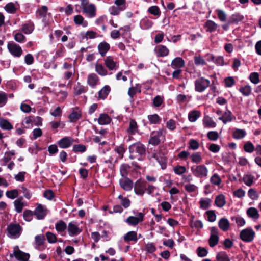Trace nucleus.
I'll return each mask as SVG.
<instances>
[{"mask_svg":"<svg viewBox=\"0 0 261 261\" xmlns=\"http://www.w3.org/2000/svg\"><path fill=\"white\" fill-rule=\"evenodd\" d=\"M244 150L248 153H252L255 150L254 146L253 144L250 142H247L244 145Z\"/></svg>","mask_w":261,"mask_h":261,"instance_id":"obj_63","label":"nucleus"},{"mask_svg":"<svg viewBox=\"0 0 261 261\" xmlns=\"http://www.w3.org/2000/svg\"><path fill=\"white\" fill-rule=\"evenodd\" d=\"M73 21L75 24L81 25L84 27H86L88 25L87 21L84 20V17L81 15H76L74 16Z\"/></svg>","mask_w":261,"mask_h":261,"instance_id":"obj_33","label":"nucleus"},{"mask_svg":"<svg viewBox=\"0 0 261 261\" xmlns=\"http://www.w3.org/2000/svg\"><path fill=\"white\" fill-rule=\"evenodd\" d=\"M194 84L195 91L201 93L210 86L211 82L203 77H199L195 81Z\"/></svg>","mask_w":261,"mask_h":261,"instance_id":"obj_6","label":"nucleus"},{"mask_svg":"<svg viewBox=\"0 0 261 261\" xmlns=\"http://www.w3.org/2000/svg\"><path fill=\"white\" fill-rule=\"evenodd\" d=\"M67 228L66 224L62 220L57 222L55 225V228L56 230L60 233L64 231Z\"/></svg>","mask_w":261,"mask_h":261,"instance_id":"obj_49","label":"nucleus"},{"mask_svg":"<svg viewBox=\"0 0 261 261\" xmlns=\"http://www.w3.org/2000/svg\"><path fill=\"white\" fill-rule=\"evenodd\" d=\"M8 236L11 239H17L19 238L22 231V228L19 224L11 223L7 228Z\"/></svg>","mask_w":261,"mask_h":261,"instance_id":"obj_4","label":"nucleus"},{"mask_svg":"<svg viewBox=\"0 0 261 261\" xmlns=\"http://www.w3.org/2000/svg\"><path fill=\"white\" fill-rule=\"evenodd\" d=\"M119 30L120 31H122V33H121V36L123 37H128L130 38L131 36V29L130 26L129 25H125L123 27H121L119 29Z\"/></svg>","mask_w":261,"mask_h":261,"instance_id":"obj_48","label":"nucleus"},{"mask_svg":"<svg viewBox=\"0 0 261 261\" xmlns=\"http://www.w3.org/2000/svg\"><path fill=\"white\" fill-rule=\"evenodd\" d=\"M173 171L176 174L181 175L186 172L187 169L184 166L177 165L173 168Z\"/></svg>","mask_w":261,"mask_h":261,"instance_id":"obj_53","label":"nucleus"},{"mask_svg":"<svg viewBox=\"0 0 261 261\" xmlns=\"http://www.w3.org/2000/svg\"><path fill=\"white\" fill-rule=\"evenodd\" d=\"M99 78L94 73H90L87 76V83L92 88H95L99 83Z\"/></svg>","mask_w":261,"mask_h":261,"instance_id":"obj_16","label":"nucleus"},{"mask_svg":"<svg viewBox=\"0 0 261 261\" xmlns=\"http://www.w3.org/2000/svg\"><path fill=\"white\" fill-rule=\"evenodd\" d=\"M34 212L30 210H25L23 213V219L26 221H31L32 220Z\"/></svg>","mask_w":261,"mask_h":261,"instance_id":"obj_59","label":"nucleus"},{"mask_svg":"<svg viewBox=\"0 0 261 261\" xmlns=\"http://www.w3.org/2000/svg\"><path fill=\"white\" fill-rule=\"evenodd\" d=\"M152 157L160 164L162 169L166 168L167 159L164 153L162 152L161 150H159L158 152L154 153Z\"/></svg>","mask_w":261,"mask_h":261,"instance_id":"obj_12","label":"nucleus"},{"mask_svg":"<svg viewBox=\"0 0 261 261\" xmlns=\"http://www.w3.org/2000/svg\"><path fill=\"white\" fill-rule=\"evenodd\" d=\"M219 237L218 230L216 227L210 228V237L208 239L209 246L213 248L217 245L219 242Z\"/></svg>","mask_w":261,"mask_h":261,"instance_id":"obj_10","label":"nucleus"},{"mask_svg":"<svg viewBox=\"0 0 261 261\" xmlns=\"http://www.w3.org/2000/svg\"><path fill=\"white\" fill-rule=\"evenodd\" d=\"M127 133L129 135H135L138 132V126L135 120L132 119L129 123V126L126 130Z\"/></svg>","mask_w":261,"mask_h":261,"instance_id":"obj_22","label":"nucleus"},{"mask_svg":"<svg viewBox=\"0 0 261 261\" xmlns=\"http://www.w3.org/2000/svg\"><path fill=\"white\" fill-rule=\"evenodd\" d=\"M7 48L10 53L14 57L19 58L23 54L21 46L14 42H9Z\"/></svg>","mask_w":261,"mask_h":261,"instance_id":"obj_8","label":"nucleus"},{"mask_svg":"<svg viewBox=\"0 0 261 261\" xmlns=\"http://www.w3.org/2000/svg\"><path fill=\"white\" fill-rule=\"evenodd\" d=\"M146 189V182L141 180H138L134 185V192L136 194L138 195L142 196L145 193V190Z\"/></svg>","mask_w":261,"mask_h":261,"instance_id":"obj_15","label":"nucleus"},{"mask_svg":"<svg viewBox=\"0 0 261 261\" xmlns=\"http://www.w3.org/2000/svg\"><path fill=\"white\" fill-rule=\"evenodd\" d=\"M201 113L197 110L192 111L188 114V119L190 122H194L200 116Z\"/></svg>","mask_w":261,"mask_h":261,"instance_id":"obj_37","label":"nucleus"},{"mask_svg":"<svg viewBox=\"0 0 261 261\" xmlns=\"http://www.w3.org/2000/svg\"><path fill=\"white\" fill-rule=\"evenodd\" d=\"M111 91V88L109 85L105 86L99 92L98 97L101 99H105Z\"/></svg>","mask_w":261,"mask_h":261,"instance_id":"obj_31","label":"nucleus"},{"mask_svg":"<svg viewBox=\"0 0 261 261\" xmlns=\"http://www.w3.org/2000/svg\"><path fill=\"white\" fill-rule=\"evenodd\" d=\"M190 158L193 163L199 164L201 162L202 158L201 153L199 152H194L190 155Z\"/></svg>","mask_w":261,"mask_h":261,"instance_id":"obj_46","label":"nucleus"},{"mask_svg":"<svg viewBox=\"0 0 261 261\" xmlns=\"http://www.w3.org/2000/svg\"><path fill=\"white\" fill-rule=\"evenodd\" d=\"M97 121L100 125H107L110 123L111 119L108 114L102 113L100 114Z\"/></svg>","mask_w":261,"mask_h":261,"instance_id":"obj_30","label":"nucleus"},{"mask_svg":"<svg viewBox=\"0 0 261 261\" xmlns=\"http://www.w3.org/2000/svg\"><path fill=\"white\" fill-rule=\"evenodd\" d=\"M67 228L68 234L70 236H77L82 231V229L79 227L77 223L74 221L69 223Z\"/></svg>","mask_w":261,"mask_h":261,"instance_id":"obj_14","label":"nucleus"},{"mask_svg":"<svg viewBox=\"0 0 261 261\" xmlns=\"http://www.w3.org/2000/svg\"><path fill=\"white\" fill-rule=\"evenodd\" d=\"M153 24V23L151 20L146 18L143 19L141 21V25L144 29L150 28Z\"/></svg>","mask_w":261,"mask_h":261,"instance_id":"obj_55","label":"nucleus"},{"mask_svg":"<svg viewBox=\"0 0 261 261\" xmlns=\"http://www.w3.org/2000/svg\"><path fill=\"white\" fill-rule=\"evenodd\" d=\"M81 117V111L78 108H76L73 110L72 112L68 116L71 122H75Z\"/></svg>","mask_w":261,"mask_h":261,"instance_id":"obj_25","label":"nucleus"},{"mask_svg":"<svg viewBox=\"0 0 261 261\" xmlns=\"http://www.w3.org/2000/svg\"><path fill=\"white\" fill-rule=\"evenodd\" d=\"M130 167L126 164H123L121 165L120 167V174L123 177H126L128 173V170L130 169Z\"/></svg>","mask_w":261,"mask_h":261,"instance_id":"obj_52","label":"nucleus"},{"mask_svg":"<svg viewBox=\"0 0 261 261\" xmlns=\"http://www.w3.org/2000/svg\"><path fill=\"white\" fill-rule=\"evenodd\" d=\"M0 128L4 130H11L13 125L7 119L2 118L0 119Z\"/></svg>","mask_w":261,"mask_h":261,"instance_id":"obj_35","label":"nucleus"},{"mask_svg":"<svg viewBox=\"0 0 261 261\" xmlns=\"http://www.w3.org/2000/svg\"><path fill=\"white\" fill-rule=\"evenodd\" d=\"M87 90L88 89L86 87L81 85L78 82L74 88V93L75 95H79L86 92Z\"/></svg>","mask_w":261,"mask_h":261,"instance_id":"obj_32","label":"nucleus"},{"mask_svg":"<svg viewBox=\"0 0 261 261\" xmlns=\"http://www.w3.org/2000/svg\"><path fill=\"white\" fill-rule=\"evenodd\" d=\"M165 130L160 129L156 131H153L150 134V138L148 141L149 144L153 146L158 145L161 141V138L165 139Z\"/></svg>","mask_w":261,"mask_h":261,"instance_id":"obj_5","label":"nucleus"},{"mask_svg":"<svg viewBox=\"0 0 261 261\" xmlns=\"http://www.w3.org/2000/svg\"><path fill=\"white\" fill-rule=\"evenodd\" d=\"M185 64V61L181 58L176 57L172 61L171 66L173 69H180L184 67Z\"/></svg>","mask_w":261,"mask_h":261,"instance_id":"obj_20","label":"nucleus"},{"mask_svg":"<svg viewBox=\"0 0 261 261\" xmlns=\"http://www.w3.org/2000/svg\"><path fill=\"white\" fill-rule=\"evenodd\" d=\"M255 232L251 228H247L240 232V237L241 239L245 242H252L255 237Z\"/></svg>","mask_w":261,"mask_h":261,"instance_id":"obj_9","label":"nucleus"},{"mask_svg":"<svg viewBox=\"0 0 261 261\" xmlns=\"http://www.w3.org/2000/svg\"><path fill=\"white\" fill-rule=\"evenodd\" d=\"M46 211L45 206L39 204L35 208L34 214L38 220L43 219L47 214Z\"/></svg>","mask_w":261,"mask_h":261,"instance_id":"obj_17","label":"nucleus"},{"mask_svg":"<svg viewBox=\"0 0 261 261\" xmlns=\"http://www.w3.org/2000/svg\"><path fill=\"white\" fill-rule=\"evenodd\" d=\"M48 8L46 6H42L40 8L38 9L36 12L37 17L41 18L46 17Z\"/></svg>","mask_w":261,"mask_h":261,"instance_id":"obj_44","label":"nucleus"},{"mask_svg":"<svg viewBox=\"0 0 261 261\" xmlns=\"http://www.w3.org/2000/svg\"><path fill=\"white\" fill-rule=\"evenodd\" d=\"M254 177L251 175H245L244 176L243 180L247 186H251L254 182Z\"/></svg>","mask_w":261,"mask_h":261,"instance_id":"obj_56","label":"nucleus"},{"mask_svg":"<svg viewBox=\"0 0 261 261\" xmlns=\"http://www.w3.org/2000/svg\"><path fill=\"white\" fill-rule=\"evenodd\" d=\"M211 200L208 198L202 199L200 200V207L202 209L206 210L208 208L210 205Z\"/></svg>","mask_w":261,"mask_h":261,"instance_id":"obj_64","label":"nucleus"},{"mask_svg":"<svg viewBox=\"0 0 261 261\" xmlns=\"http://www.w3.org/2000/svg\"><path fill=\"white\" fill-rule=\"evenodd\" d=\"M210 182L215 186H219L221 183V179L218 174L215 173L210 178Z\"/></svg>","mask_w":261,"mask_h":261,"instance_id":"obj_54","label":"nucleus"},{"mask_svg":"<svg viewBox=\"0 0 261 261\" xmlns=\"http://www.w3.org/2000/svg\"><path fill=\"white\" fill-rule=\"evenodd\" d=\"M191 171L198 178H206L208 175V169L204 165H193L191 167Z\"/></svg>","mask_w":261,"mask_h":261,"instance_id":"obj_3","label":"nucleus"},{"mask_svg":"<svg viewBox=\"0 0 261 261\" xmlns=\"http://www.w3.org/2000/svg\"><path fill=\"white\" fill-rule=\"evenodd\" d=\"M125 9V7H118L112 6L109 9V12L112 15H118L121 11Z\"/></svg>","mask_w":261,"mask_h":261,"instance_id":"obj_47","label":"nucleus"},{"mask_svg":"<svg viewBox=\"0 0 261 261\" xmlns=\"http://www.w3.org/2000/svg\"><path fill=\"white\" fill-rule=\"evenodd\" d=\"M83 13L89 18H93L96 15V7L93 4L89 3V0H80Z\"/></svg>","mask_w":261,"mask_h":261,"instance_id":"obj_2","label":"nucleus"},{"mask_svg":"<svg viewBox=\"0 0 261 261\" xmlns=\"http://www.w3.org/2000/svg\"><path fill=\"white\" fill-rule=\"evenodd\" d=\"M123 239L125 242H136L138 241L137 233L134 231H129L123 236Z\"/></svg>","mask_w":261,"mask_h":261,"instance_id":"obj_26","label":"nucleus"},{"mask_svg":"<svg viewBox=\"0 0 261 261\" xmlns=\"http://www.w3.org/2000/svg\"><path fill=\"white\" fill-rule=\"evenodd\" d=\"M118 198L120 200V203L124 208H127L130 206V201L128 198L123 197L122 195H119Z\"/></svg>","mask_w":261,"mask_h":261,"instance_id":"obj_51","label":"nucleus"},{"mask_svg":"<svg viewBox=\"0 0 261 261\" xmlns=\"http://www.w3.org/2000/svg\"><path fill=\"white\" fill-rule=\"evenodd\" d=\"M22 31L26 34H31L34 30V24L32 22H29L22 25Z\"/></svg>","mask_w":261,"mask_h":261,"instance_id":"obj_38","label":"nucleus"},{"mask_svg":"<svg viewBox=\"0 0 261 261\" xmlns=\"http://www.w3.org/2000/svg\"><path fill=\"white\" fill-rule=\"evenodd\" d=\"M204 26L206 28V31L210 32H213L218 30V28L219 27L218 24L211 20H207L205 23Z\"/></svg>","mask_w":261,"mask_h":261,"instance_id":"obj_28","label":"nucleus"},{"mask_svg":"<svg viewBox=\"0 0 261 261\" xmlns=\"http://www.w3.org/2000/svg\"><path fill=\"white\" fill-rule=\"evenodd\" d=\"M158 57L167 56L169 54V49L164 45H159L154 49Z\"/></svg>","mask_w":261,"mask_h":261,"instance_id":"obj_23","label":"nucleus"},{"mask_svg":"<svg viewBox=\"0 0 261 261\" xmlns=\"http://www.w3.org/2000/svg\"><path fill=\"white\" fill-rule=\"evenodd\" d=\"M97 48L100 55L102 57H104L106 55L107 51L110 49V46L107 42L103 41L98 44Z\"/></svg>","mask_w":261,"mask_h":261,"instance_id":"obj_21","label":"nucleus"},{"mask_svg":"<svg viewBox=\"0 0 261 261\" xmlns=\"http://www.w3.org/2000/svg\"><path fill=\"white\" fill-rule=\"evenodd\" d=\"M247 214L249 217L254 219H257L259 215L257 210L255 207H250L247 210Z\"/></svg>","mask_w":261,"mask_h":261,"instance_id":"obj_36","label":"nucleus"},{"mask_svg":"<svg viewBox=\"0 0 261 261\" xmlns=\"http://www.w3.org/2000/svg\"><path fill=\"white\" fill-rule=\"evenodd\" d=\"M203 124L204 127L214 128L216 126V123L209 116H205L203 119Z\"/></svg>","mask_w":261,"mask_h":261,"instance_id":"obj_27","label":"nucleus"},{"mask_svg":"<svg viewBox=\"0 0 261 261\" xmlns=\"http://www.w3.org/2000/svg\"><path fill=\"white\" fill-rule=\"evenodd\" d=\"M246 135L245 130L242 129H236L233 133V137L236 139H242Z\"/></svg>","mask_w":261,"mask_h":261,"instance_id":"obj_39","label":"nucleus"},{"mask_svg":"<svg viewBox=\"0 0 261 261\" xmlns=\"http://www.w3.org/2000/svg\"><path fill=\"white\" fill-rule=\"evenodd\" d=\"M13 256L18 261H29L30 255L29 253L20 250L18 246H15L13 247V253L10 254L11 258Z\"/></svg>","mask_w":261,"mask_h":261,"instance_id":"obj_7","label":"nucleus"},{"mask_svg":"<svg viewBox=\"0 0 261 261\" xmlns=\"http://www.w3.org/2000/svg\"><path fill=\"white\" fill-rule=\"evenodd\" d=\"M216 205L219 207H222L226 203L225 196L223 194L218 195L215 200Z\"/></svg>","mask_w":261,"mask_h":261,"instance_id":"obj_41","label":"nucleus"},{"mask_svg":"<svg viewBox=\"0 0 261 261\" xmlns=\"http://www.w3.org/2000/svg\"><path fill=\"white\" fill-rule=\"evenodd\" d=\"M216 261H230L227 254L224 251L218 252L216 256Z\"/></svg>","mask_w":261,"mask_h":261,"instance_id":"obj_45","label":"nucleus"},{"mask_svg":"<svg viewBox=\"0 0 261 261\" xmlns=\"http://www.w3.org/2000/svg\"><path fill=\"white\" fill-rule=\"evenodd\" d=\"M244 19V16L240 13H236L231 15L230 22L231 23H238Z\"/></svg>","mask_w":261,"mask_h":261,"instance_id":"obj_50","label":"nucleus"},{"mask_svg":"<svg viewBox=\"0 0 261 261\" xmlns=\"http://www.w3.org/2000/svg\"><path fill=\"white\" fill-rule=\"evenodd\" d=\"M14 210L17 213H21L24 207L28 206L27 202L23 200V197L20 196L13 201Z\"/></svg>","mask_w":261,"mask_h":261,"instance_id":"obj_13","label":"nucleus"},{"mask_svg":"<svg viewBox=\"0 0 261 261\" xmlns=\"http://www.w3.org/2000/svg\"><path fill=\"white\" fill-rule=\"evenodd\" d=\"M129 159H136L138 161L144 160L146 155V148L145 146L140 142L134 143L129 146Z\"/></svg>","mask_w":261,"mask_h":261,"instance_id":"obj_1","label":"nucleus"},{"mask_svg":"<svg viewBox=\"0 0 261 261\" xmlns=\"http://www.w3.org/2000/svg\"><path fill=\"white\" fill-rule=\"evenodd\" d=\"M5 9L7 12L11 14L15 13L17 10L14 3L12 2L6 4L5 6Z\"/></svg>","mask_w":261,"mask_h":261,"instance_id":"obj_60","label":"nucleus"},{"mask_svg":"<svg viewBox=\"0 0 261 261\" xmlns=\"http://www.w3.org/2000/svg\"><path fill=\"white\" fill-rule=\"evenodd\" d=\"M224 124L232 121V115L230 111L225 112L219 118Z\"/></svg>","mask_w":261,"mask_h":261,"instance_id":"obj_40","label":"nucleus"},{"mask_svg":"<svg viewBox=\"0 0 261 261\" xmlns=\"http://www.w3.org/2000/svg\"><path fill=\"white\" fill-rule=\"evenodd\" d=\"M120 187L125 191H130L133 187L132 181L127 177H123L119 180Z\"/></svg>","mask_w":261,"mask_h":261,"instance_id":"obj_18","label":"nucleus"},{"mask_svg":"<svg viewBox=\"0 0 261 261\" xmlns=\"http://www.w3.org/2000/svg\"><path fill=\"white\" fill-rule=\"evenodd\" d=\"M19 193L17 189H13L10 191H7L6 192V196L11 199H14L17 198L18 196Z\"/></svg>","mask_w":261,"mask_h":261,"instance_id":"obj_57","label":"nucleus"},{"mask_svg":"<svg viewBox=\"0 0 261 261\" xmlns=\"http://www.w3.org/2000/svg\"><path fill=\"white\" fill-rule=\"evenodd\" d=\"M219 228L223 231H227L230 227V223L227 219L221 218L218 222Z\"/></svg>","mask_w":261,"mask_h":261,"instance_id":"obj_29","label":"nucleus"},{"mask_svg":"<svg viewBox=\"0 0 261 261\" xmlns=\"http://www.w3.org/2000/svg\"><path fill=\"white\" fill-rule=\"evenodd\" d=\"M95 71L101 76H106L107 75L108 72L104 66L100 64L96 63L95 64Z\"/></svg>","mask_w":261,"mask_h":261,"instance_id":"obj_42","label":"nucleus"},{"mask_svg":"<svg viewBox=\"0 0 261 261\" xmlns=\"http://www.w3.org/2000/svg\"><path fill=\"white\" fill-rule=\"evenodd\" d=\"M148 12L154 16H159L161 15V11L157 6H152L148 9Z\"/></svg>","mask_w":261,"mask_h":261,"instance_id":"obj_58","label":"nucleus"},{"mask_svg":"<svg viewBox=\"0 0 261 261\" xmlns=\"http://www.w3.org/2000/svg\"><path fill=\"white\" fill-rule=\"evenodd\" d=\"M196 253L197 255L199 257H204L206 256L208 254L207 250L204 247H198L196 250Z\"/></svg>","mask_w":261,"mask_h":261,"instance_id":"obj_62","label":"nucleus"},{"mask_svg":"<svg viewBox=\"0 0 261 261\" xmlns=\"http://www.w3.org/2000/svg\"><path fill=\"white\" fill-rule=\"evenodd\" d=\"M147 118L150 124H158L161 122V118L156 114L149 115Z\"/></svg>","mask_w":261,"mask_h":261,"instance_id":"obj_34","label":"nucleus"},{"mask_svg":"<svg viewBox=\"0 0 261 261\" xmlns=\"http://www.w3.org/2000/svg\"><path fill=\"white\" fill-rule=\"evenodd\" d=\"M239 91L244 96H249L251 92V88L249 85H246L244 87H241Z\"/></svg>","mask_w":261,"mask_h":261,"instance_id":"obj_61","label":"nucleus"},{"mask_svg":"<svg viewBox=\"0 0 261 261\" xmlns=\"http://www.w3.org/2000/svg\"><path fill=\"white\" fill-rule=\"evenodd\" d=\"M73 142V139L71 137H65L60 140L58 144L61 148H67L69 147Z\"/></svg>","mask_w":261,"mask_h":261,"instance_id":"obj_19","label":"nucleus"},{"mask_svg":"<svg viewBox=\"0 0 261 261\" xmlns=\"http://www.w3.org/2000/svg\"><path fill=\"white\" fill-rule=\"evenodd\" d=\"M217 13V16L219 20L222 22H225L227 21V15L225 12L221 9H217L215 11Z\"/></svg>","mask_w":261,"mask_h":261,"instance_id":"obj_43","label":"nucleus"},{"mask_svg":"<svg viewBox=\"0 0 261 261\" xmlns=\"http://www.w3.org/2000/svg\"><path fill=\"white\" fill-rule=\"evenodd\" d=\"M144 214L142 213H138L137 216H129L125 222L129 226H135L144 220Z\"/></svg>","mask_w":261,"mask_h":261,"instance_id":"obj_11","label":"nucleus"},{"mask_svg":"<svg viewBox=\"0 0 261 261\" xmlns=\"http://www.w3.org/2000/svg\"><path fill=\"white\" fill-rule=\"evenodd\" d=\"M105 64L106 66L110 70H116L118 68V66L116 63L114 61L113 57L111 56L107 57L105 59Z\"/></svg>","mask_w":261,"mask_h":261,"instance_id":"obj_24","label":"nucleus"}]
</instances>
